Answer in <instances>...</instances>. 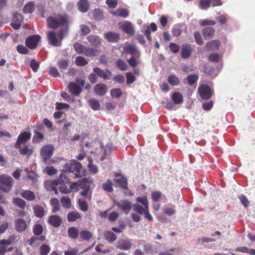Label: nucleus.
I'll return each mask as SVG.
<instances>
[{
  "instance_id": "obj_63",
  "label": "nucleus",
  "mask_w": 255,
  "mask_h": 255,
  "mask_svg": "<svg viewBox=\"0 0 255 255\" xmlns=\"http://www.w3.org/2000/svg\"><path fill=\"white\" fill-rule=\"evenodd\" d=\"M30 66L33 72H36L39 67V63L35 59H32L30 61Z\"/></svg>"
},
{
  "instance_id": "obj_8",
  "label": "nucleus",
  "mask_w": 255,
  "mask_h": 255,
  "mask_svg": "<svg viewBox=\"0 0 255 255\" xmlns=\"http://www.w3.org/2000/svg\"><path fill=\"white\" fill-rule=\"evenodd\" d=\"M47 38L48 43L54 47H59L62 44V42L59 40L56 35V33L54 31H49L47 34Z\"/></svg>"
},
{
  "instance_id": "obj_5",
  "label": "nucleus",
  "mask_w": 255,
  "mask_h": 255,
  "mask_svg": "<svg viewBox=\"0 0 255 255\" xmlns=\"http://www.w3.org/2000/svg\"><path fill=\"white\" fill-rule=\"evenodd\" d=\"M113 202L114 205H116L120 210L127 215L129 213L132 208L131 203L127 200H121L119 201L114 199Z\"/></svg>"
},
{
  "instance_id": "obj_33",
  "label": "nucleus",
  "mask_w": 255,
  "mask_h": 255,
  "mask_svg": "<svg viewBox=\"0 0 255 255\" xmlns=\"http://www.w3.org/2000/svg\"><path fill=\"white\" fill-rule=\"evenodd\" d=\"M50 204L52 206V211L53 213H56L59 211L60 209V204L58 199L56 198H52L50 200Z\"/></svg>"
},
{
  "instance_id": "obj_47",
  "label": "nucleus",
  "mask_w": 255,
  "mask_h": 255,
  "mask_svg": "<svg viewBox=\"0 0 255 255\" xmlns=\"http://www.w3.org/2000/svg\"><path fill=\"white\" fill-rule=\"evenodd\" d=\"M12 202L13 204L21 209H24L26 206V202L21 198H14Z\"/></svg>"
},
{
  "instance_id": "obj_3",
  "label": "nucleus",
  "mask_w": 255,
  "mask_h": 255,
  "mask_svg": "<svg viewBox=\"0 0 255 255\" xmlns=\"http://www.w3.org/2000/svg\"><path fill=\"white\" fill-rule=\"evenodd\" d=\"M13 182V179L5 174L0 175V190L5 192H9L12 188Z\"/></svg>"
},
{
  "instance_id": "obj_35",
  "label": "nucleus",
  "mask_w": 255,
  "mask_h": 255,
  "mask_svg": "<svg viewBox=\"0 0 255 255\" xmlns=\"http://www.w3.org/2000/svg\"><path fill=\"white\" fill-rule=\"evenodd\" d=\"M60 201L63 208L65 209H70L72 206V203L70 198L68 196H63Z\"/></svg>"
},
{
  "instance_id": "obj_45",
  "label": "nucleus",
  "mask_w": 255,
  "mask_h": 255,
  "mask_svg": "<svg viewBox=\"0 0 255 255\" xmlns=\"http://www.w3.org/2000/svg\"><path fill=\"white\" fill-rule=\"evenodd\" d=\"M132 210L139 214L142 215L145 210L144 206L138 203L132 205Z\"/></svg>"
},
{
  "instance_id": "obj_16",
  "label": "nucleus",
  "mask_w": 255,
  "mask_h": 255,
  "mask_svg": "<svg viewBox=\"0 0 255 255\" xmlns=\"http://www.w3.org/2000/svg\"><path fill=\"white\" fill-rule=\"evenodd\" d=\"M124 49L127 53L131 54V56L137 58L140 56V52L137 49L136 46L134 45H128L125 47Z\"/></svg>"
},
{
  "instance_id": "obj_61",
  "label": "nucleus",
  "mask_w": 255,
  "mask_h": 255,
  "mask_svg": "<svg viewBox=\"0 0 255 255\" xmlns=\"http://www.w3.org/2000/svg\"><path fill=\"white\" fill-rule=\"evenodd\" d=\"M136 201L142 204V205L145 207V208L149 207L148 201L146 197H139L136 199Z\"/></svg>"
},
{
  "instance_id": "obj_51",
  "label": "nucleus",
  "mask_w": 255,
  "mask_h": 255,
  "mask_svg": "<svg viewBox=\"0 0 255 255\" xmlns=\"http://www.w3.org/2000/svg\"><path fill=\"white\" fill-rule=\"evenodd\" d=\"M43 231L42 226L40 224H36L33 229V234L37 236H40Z\"/></svg>"
},
{
  "instance_id": "obj_52",
  "label": "nucleus",
  "mask_w": 255,
  "mask_h": 255,
  "mask_svg": "<svg viewBox=\"0 0 255 255\" xmlns=\"http://www.w3.org/2000/svg\"><path fill=\"white\" fill-rule=\"evenodd\" d=\"M115 64L116 66L122 71H126L128 69L127 65L126 62L122 59L118 60L116 62Z\"/></svg>"
},
{
  "instance_id": "obj_11",
  "label": "nucleus",
  "mask_w": 255,
  "mask_h": 255,
  "mask_svg": "<svg viewBox=\"0 0 255 255\" xmlns=\"http://www.w3.org/2000/svg\"><path fill=\"white\" fill-rule=\"evenodd\" d=\"M132 244L130 240L120 239L116 243V248L121 250L127 251L131 248Z\"/></svg>"
},
{
  "instance_id": "obj_56",
  "label": "nucleus",
  "mask_w": 255,
  "mask_h": 255,
  "mask_svg": "<svg viewBox=\"0 0 255 255\" xmlns=\"http://www.w3.org/2000/svg\"><path fill=\"white\" fill-rule=\"evenodd\" d=\"M66 174H69L68 173H65L62 170V173L60 174L59 180L60 181V184L62 185L65 183H67L69 181V179L67 177Z\"/></svg>"
},
{
  "instance_id": "obj_54",
  "label": "nucleus",
  "mask_w": 255,
  "mask_h": 255,
  "mask_svg": "<svg viewBox=\"0 0 255 255\" xmlns=\"http://www.w3.org/2000/svg\"><path fill=\"white\" fill-rule=\"evenodd\" d=\"M75 63L78 66H83L88 64V61L84 57L79 56L76 58Z\"/></svg>"
},
{
  "instance_id": "obj_60",
  "label": "nucleus",
  "mask_w": 255,
  "mask_h": 255,
  "mask_svg": "<svg viewBox=\"0 0 255 255\" xmlns=\"http://www.w3.org/2000/svg\"><path fill=\"white\" fill-rule=\"evenodd\" d=\"M194 37L197 44L200 45L203 44L202 37L199 31H196L194 32Z\"/></svg>"
},
{
  "instance_id": "obj_39",
  "label": "nucleus",
  "mask_w": 255,
  "mask_h": 255,
  "mask_svg": "<svg viewBox=\"0 0 255 255\" xmlns=\"http://www.w3.org/2000/svg\"><path fill=\"white\" fill-rule=\"evenodd\" d=\"M167 81L172 86H178L180 83L179 78L174 74L170 75L168 77Z\"/></svg>"
},
{
  "instance_id": "obj_36",
  "label": "nucleus",
  "mask_w": 255,
  "mask_h": 255,
  "mask_svg": "<svg viewBox=\"0 0 255 255\" xmlns=\"http://www.w3.org/2000/svg\"><path fill=\"white\" fill-rule=\"evenodd\" d=\"M62 26H64V28L60 29L58 34V36L61 41L67 35L69 28L68 22Z\"/></svg>"
},
{
  "instance_id": "obj_57",
  "label": "nucleus",
  "mask_w": 255,
  "mask_h": 255,
  "mask_svg": "<svg viewBox=\"0 0 255 255\" xmlns=\"http://www.w3.org/2000/svg\"><path fill=\"white\" fill-rule=\"evenodd\" d=\"M78 205L80 208V209L83 211L86 212L88 210V205L86 201L84 200H78Z\"/></svg>"
},
{
  "instance_id": "obj_13",
  "label": "nucleus",
  "mask_w": 255,
  "mask_h": 255,
  "mask_svg": "<svg viewBox=\"0 0 255 255\" xmlns=\"http://www.w3.org/2000/svg\"><path fill=\"white\" fill-rule=\"evenodd\" d=\"M93 71L99 77L103 78L104 79H110L111 78L112 73L108 69L104 70L98 67H94L93 68Z\"/></svg>"
},
{
  "instance_id": "obj_53",
  "label": "nucleus",
  "mask_w": 255,
  "mask_h": 255,
  "mask_svg": "<svg viewBox=\"0 0 255 255\" xmlns=\"http://www.w3.org/2000/svg\"><path fill=\"white\" fill-rule=\"evenodd\" d=\"M212 3L211 0H200L199 7L202 9L206 10Z\"/></svg>"
},
{
  "instance_id": "obj_64",
  "label": "nucleus",
  "mask_w": 255,
  "mask_h": 255,
  "mask_svg": "<svg viewBox=\"0 0 255 255\" xmlns=\"http://www.w3.org/2000/svg\"><path fill=\"white\" fill-rule=\"evenodd\" d=\"M152 199L155 202H158L160 200L162 193L160 191H155L151 193Z\"/></svg>"
},
{
  "instance_id": "obj_38",
  "label": "nucleus",
  "mask_w": 255,
  "mask_h": 255,
  "mask_svg": "<svg viewBox=\"0 0 255 255\" xmlns=\"http://www.w3.org/2000/svg\"><path fill=\"white\" fill-rule=\"evenodd\" d=\"M105 239L109 242L112 243L117 240V236L111 231H107L105 233Z\"/></svg>"
},
{
  "instance_id": "obj_14",
  "label": "nucleus",
  "mask_w": 255,
  "mask_h": 255,
  "mask_svg": "<svg viewBox=\"0 0 255 255\" xmlns=\"http://www.w3.org/2000/svg\"><path fill=\"white\" fill-rule=\"evenodd\" d=\"M48 222L52 227L58 228L62 223V219L57 215H51L48 217Z\"/></svg>"
},
{
  "instance_id": "obj_49",
  "label": "nucleus",
  "mask_w": 255,
  "mask_h": 255,
  "mask_svg": "<svg viewBox=\"0 0 255 255\" xmlns=\"http://www.w3.org/2000/svg\"><path fill=\"white\" fill-rule=\"evenodd\" d=\"M33 211L35 216L38 218H42L44 215V210L41 206H35Z\"/></svg>"
},
{
  "instance_id": "obj_20",
  "label": "nucleus",
  "mask_w": 255,
  "mask_h": 255,
  "mask_svg": "<svg viewBox=\"0 0 255 255\" xmlns=\"http://www.w3.org/2000/svg\"><path fill=\"white\" fill-rule=\"evenodd\" d=\"M80 188L90 189L91 184L94 182L93 179L91 177L84 178L79 180Z\"/></svg>"
},
{
  "instance_id": "obj_62",
  "label": "nucleus",
  "mask_w": 255,
  "mask_h": 255,
  "mask_svg": "<svg viewBox=\"0 0 255 255\" xmlns=\"http://www.w3.org/2000/svg\"><path fill=\"white\" fill-rule=\"evenodd\" d=\"M17 52L22 54H27L29 52L28 49L23 45L19 44L16 46Z\"/></svg>"
},
{
  "instance_id": "obj_37",
  "label": "nucleus",
  "mask_w": 255,
  "mask_h": 255,
  "mask_svg": "<svg viewBox=\"0 0 255 255\" xmlns=\"http://www.w3.org/2000/svg\"><path fill=\"white\" fill-rule=\"evenodd\" d=\"M114 14L117 17L123 18H126L128 17L129 15L128 11L125 8H119Z\"/></svg>"
},
{
  "instance_id": "obj_40",
  "label": "nucleus",
  "mask_w": 255,
  "mask_h": 255,
  "mask_svg": "<svg viewBox=\"0 0 255 255\" xmlns=\"http://www.w3.org/2000/svg\"><path fill=\"white\" fill-rule=\"evenodd\" d=\"M80 236L85 241H89L93 237L92 234L90 231L85 230L80 231Z\"/></svg>"
},
{
  "instance_id": "obj_4",
  "label": "nucleus",
  "mask_w": 255,
  "mask_h": 255,
  "mask_svg": "<svg viewBox=\"0 0 255 255\" xmlns=\"http://www.w3.org/2000/svg\"><path fill=\"white\" fill-rule=\"evenodd\" d=\"M15 237L13 236L8 239H2L0 240V255H4L6 252H12L13 250V247H7L14 242Z\"/></svg>"
},
{
  "instance_id": "obj_44",
  "label": "nucleus",
  "mask_w": 255,
  "mask_h": 255,
  "mask_svg": "<svg viewBox=\"0 0 255 255\" xmlns=\"http://www.w3.org/2000/svg\"><path fill=\"white\" fill-rule=\"evenodd\" d=\"M34 6V3L33 1H30L27 3L23 8V12L25 13H31L33 12Z\"/></svg>"
},
{
  "instance_id": "obj_43",
  "label": "nucleus",
  "mask_w": 255,
  "mask_h": 255,
  "mask_svg": "<svg viewBox=\"0 0 255 255\" xmlns=\"http://www.w3.org/2000/svg\"><path fill=\"white\" fill-rule=\"evenodd\" d=\"M74 50L79 54H84L85 53L86 46L83 45L79 43H76L73 45Z\"/></svg>"
},
{
  "instance_id": "obj_55",
  "label": "nucleus",
  "mask_w": 255,
  "mask_h": 255,
  "mask_svg": "<svg viewBox=\"0 0 255 255\" xmlns=\"http://www.w3.org/2000/svg\"><path fill=\"white\" fill-rule=\"evenodd\" d=\"M111 95L113 97L118 98L123 95V92L120 88H114L111 90Z\"/></svg>"
},
{
  "instance_id": "obj_17",
  "label": "nucleus",
  "mask_w": 255,
  "mask_h": 255,
  "mask_svg": "<svg viewBox=\"0 0 255 255\" xmlns=\"http://www.w3.org/2000/svg\"><path fill=\"white\" fill-rule=\"evenodd\" d=\"M14 223L15 230L19 233L23 232L26 229L27 225L26 222L22 219H17L14 221Z\"/></svg>"
},
{
  "instance_id": "obj_21",
  "label": "nucleus",
  "mask_w": 255,
  "mask_h": 255,
  "mask_svg": "<svg viewBox=\"0 0 255 255\" xmlns=\"http://www.w3.org/2000/svg\"><path fill=\"white\" fill-rule=\"evenodd\" d=\"M46 240V238L44 236H41L40 237L32 236L30 239L27 241V243L29 246L36 247L39 245V244L37 242L38 241L44 242Z\"/></svg>"
},
{
  "instance_id": "obj_19",
  "label": "nucleus",
  "mask_w": 255,
  "mask_h": 255,
  "mask_svg": "<svg viewBox=\"0 0 255 255\" xmlns=\"http://www.w3.org/2000/svg\"><path fill=\"white\" fill-rule=\"evenodd\" d=\"M68 87L69 91L75 96H78L82 92L81 88L74 82H70Z\"/></svg>"
},
{
  "instance_id": "obj_24",
  "label": "nucleus",
  "mask_w": 255,
  "mask_h": 255,
  "mask_svg": "<svg viewBox=\"0 0 255 255\" xmlns=\"http://www.w3.org/2000/svg\"><path fill=\"white\" fill-rule=\"evenodd\" d=\"M192 50L190 45H183L181 49V56L184 59H187L191 56Z\"/></svg>"
},
{
  "instance_id": "obj_58",
  "label": "nucleus",
  "mask_w": 255,
  "mask_h": 255,
  "mask_svg": "<svg viewBox=\"0 0 255 255\" xmlns=\"http://www.w3.org/2000/svg\"><path fill=\"white\" fill-rule=\"evenodd\" d=\"M93 16L95 19L101 20L103 16V13L100 9H95L93 12Z\"/></svg>"
},
{
  "instance_id": "obj_48",
  "label": "nucleus",
  "mask_w": 255,
  "mask_h": 255,
  "mask_svg": "<svg viewBox=\"0 0 255 255\" xmlns=\"http://www.w3.org/2000/svg\"><path fill=\"white\" fill-rule=\"evenodd\" d=\"M199 76L196 74H190L187 76L186 79L190 86L193 85L198 80Z\"/></svg>"
},
{
  "instance_id": "obj_30",
  "label": "nucleus",
  "mask_w": 255,
  "mask_h": 255,
  "mask_svg": "<svg viewBox=\"0 0 255 255\" xmlns=\"http://www.w3.org/2000/svg\"><path fill=\"white\" fill-rule=\"evenodd\" d=\"M171 99L174 104L179 105L183 102V96L178 92L173 93L171 96Z\"/></svg>"
},
{
  "instance_id": "obj_1",
  "label": "nucleus",
  "mask_w": 255,
  "mask_h": 255,
  "mask_svg": "<svg viewBox=\"0 0 255 255\" xmlns=\"http://www.w3.org/2000/svg\"><path fill=\"white\" fill-rule=\"evenodd\" d=\"M63 171L65 173H72L73 178L76 179L84 176L86 171L82 170V164L76 160H71L63 166Z\"/></svg>"
},
{
  "instance_id": "obj_10",
  "label": "nucleus",
  "mask_w": 255,
  "mask_h": 255,
  "mask_svg": "<svg viewBox=\"0 0 255 255\" xmlns=\"http://www.w3.org/2000/svg\"><path fill=\"white\" fill-rule=\"evenodd\" d=\"M31 134L30 132L24 131L20 133L17 137L16 141L15 143L14 147L15 148L20 147V145L25 143L30 138Z\"/></svg>"
},
{
  "instance_id": "obj_46",
  "label": "nucleus",
  "mask_w": 255,
  "mask_h": 255,
  "mask_svg": "<svg viewBox=\"0 0 255 255\" xmlns=\"http://www.w3.org/2000/svg\"><path fill=\"white\" fill-rule=\"evenodd\" d=\"M102 188L106 192H113V188L112 181L110 179H108L106 182L102 184Z\"/></svg>"
},
{
  "instance_id": "obj_26",
  "label": "nucleus",
  "mask_w": 255,
  "mask_h": 255,
  "mask_svg": "<svg viewBox=\"0 0 255 255\" xmlns=\"http://www.w3.org/2000/svg\"><path fill=\"white\" fill-rule=\"evenodd\" d=\"M18 151L20 154L29 157L33 153V149L29 148L28 145H24L23 146L20 145L18 147Z\"/></svg>"
},
{
  "instance_id": "obj_42",
  "label": "nucleus",
  "mask_w": 255,
  "mask_h": 255,
  "mask_svg": "<svg viewBox=\"0 0 255 255\" xmlns=\"http://www.w3.org/2000/svg\"><path fill=\"white\" fill-rule=\"evenodd\" d=\"M89 106L94 110H98L100 107V104L98 100L95 99H90L88 101Z\"/></svg>"
},
{
  "instance_id": "obj_6",
  "label": "nucleus",
  "mask_w": 255,
  "mask_h": 255,
  "mask_svg": "<svg viewBox=\"0 0 255 255\" xmlns=\"http://www.w3.org/2000/svg\"><path fill=\"white\" fill-rule=\"evenodd\" d=\"M41 37L38 34L28 36L25 40L26 46L30 49H35L40 40Z\"/></svg>"
},
{
  "instance_id": "obj_27",
  "label": "nucleus",
  "mask_w": 255,
  "mask_h": 255,
  "mask_svg": "<svg viewBox=\"0 0 255 255\" xmlns=\"http://www.w3.org/2000/svg\"><path fill=\"white\" fill-rule=\"evenodd\" d=\"M115 176L116 177H120L119 178H117L116 182L123 189H128V180L126 177H122L119 173H116Z\"/></svg>"
},
{
  "instance_id": "obj_50",
  "label": "nucleus",
  "mask_w": 255,
  "mask_h": 255,
  "mask_svg": "<svg viewBox=\"0 0 255 255\" xmlns=\"http://www.w3.org/2000/svg\"><path fill=\"white\" fill-rule=\"evenodd\" d=\"M57 65L61 70H66L69 66V62L67 60L61 59L58 61Z\"/></svg>"
},
{
  "instance_id": "obj_23",
  "label": "nucleus",
  "mask_w": 255,
  "mask_h": 255,
  "mask_svg": "<svg viewBox=\"0 0 255 255\" xmlns=\"http://www.w3.org/2000/svg\"><path fill=\"white\" fill-rule=\"evenodd\" d=\"M82 218L81 214L78 211H70L67 215V219L69 222H75Z\"/></svg>"
},
{
  "instance_id": "obj_7",
  "label": "nucleus",
  "mask_w": 255,
  "mask_h": 255,
  "mask_svg": "<svg viewBox=\"0 0 255 255\" xmlns=\"http://www.w3.org/2000/svg\"><path fill=\"white\" fill-rule=\"evenodd\" d=\"M54 151L53 146L47 144L42 147L40 151V155L44 161L50 159L52 156Z\"/></svg>"
},
{
  "instance_id": "obj_9",
  "label": "nucleus",
  "mask_w": 255,
  "mask_h": 255,
  "mask_svg": "<svg viewBox=\"0 0 255 255\" xmlns=\"http://www.w3.org/2000/svg\"><path fill=\"white\" fill-rule=\"evenodd\" d=\"M198 91L200 96L203 100H208L212 96V92L210 87L207 85L203 84L198 88Z\"/></svg>"
},
{
  "instance_id": "obj_22",
  "label": "nucleus",
  "mask_w": 255,
  "mask_h": 255,
  "mask_svg": "<svg viewBox=\"0 0 255 255\" xmlns=\"http://www.w3.org/2000/svg\"><path fill=\"white\" fill-rule=\"evenodd\" d=\"M87 39L93 46L98 47L101 44V38L97 35L91 34L87 37Z\"/></svg>"
},
{
  "instance_id": "obj_25",
  "label": "nucleus",
  "mask_w": 255,
  "mask_h": 255,
  "mask_svg": "<svg viewBox=\"0 0 255 255\" xmlns=\"http://www.w3.org/2000/svg\"><path fill=\"white\" fill-rule=\"evenodd\" d=\"M220 44V43L218 40H214L208 42L206 46L208 50L214 51L219 49Z\"/></svg>"
},
{
  "instance_id": "obj_34",
  "label": "nucleus",
  "mask_w": 255,
  "mask_h": 255,
  "mask_svg": "<svg viewBox=\"0 0 255 255\" xmlns=\"http://www.w3.org/2000/svg\"><path fill=\"white\" fill-rule=\"evenodd\" d=\"M99 53L100 51L97 49L86 47L84 55L88 57H93L97 56Z\"/></svg>"
},
{
  "instance_id": "obj_15",
  "label": "nucleus",
  "mask_w": 255,
  "mask_h": 255,
  "mask_svg": "<svg viewBox=\"0 0 255 255\" xmlns=\"http://www.w3.org/2000/svg\"><path fill=\"white\" fill-rule=\"evenodd\" d=\"M104 38L109 42H117L120 39V35L118 33L114 31H109L104 33Z\"/></svg>"
},
{
  "instance_id": "obj_59",
  "label": "nucleus",
  "mask_w": 255,
  "mask_h": 255,
  "mask_svg": "<svg viewBox=\"0 0 255 255\" xmlns=\"http://www.w3.org/2000/svg\"><path fill=\"white\" fill-rule=\"evenodd\" d=\"M220 58V56L217 53H211L209 56V60L212 62L218 63Z\"/></svg>"
},
{
  "instance_id": "obj_18",
  "label": "nucleus",
  "mask_w": 255,
  "mask_h": 255,
  "mask_svg": "<svg viewBox=\"0 0 255 255\" xmlns=\"http://www.w3.org/2000/svg\"><path fill=\"white\" fill-rule=\"evenodd\" d=\"M107 89L108 88L106 84L102 83H99L95 86L94 90L97 95L103 96L106 93Z\"/></svg>"
},
{
  "instance_id": "obj_2",
  "label": "nucleus",
  "mask_w": 255,
  "mask_h": 255,
  "mask_svg": "<svg viewBox=\"0 0 255 255\" xmlns=\"http://www.w3.org/2000/svg\"><path fill=\"white\" fill-rule=\"evenodd\" d=\"M48 26L55 29L59 26H62L68 23V19L66 15L57 14L54 16H49L46 19Z\"/></svg>"
},
{
  "instance_id": "obj_12",
  "label": "nucleus",
  "mask_w": 255,
  "mask_h": 255,
  "mask_svg": "<svg viewBox=\"0 0 255 255\" xmlns=\"http://www.w3.org/2000/svg\"><path fill=\"white\" fill-rule=\"evenodd\" d=\"M120 27L125 33L128 34L129 36L133 35L134 34L135 30L132 23L130 21H125L122 23Z\"/></svg>"
},
{
  "instance_id": "obj_31",
  "label": "nucleus",
  "mask_w": 255,
  "mask_h": 255,
  "mask_svg": "<svg viewBox=\"0 0 255 255\" xmlns=\"http://www.w3.org/2000/svg\"><path fill=\"white\" fill-rule=\"evenodd\" d=\"M69 237L73 239H77L79 236V230L75 227H71L68 228L67 231Z\"/></svg>"
},
{
  "instance_id": "obj_28",
  "label": "nucleus",
  "mask_w": 255,
  "mask_h": 255,
  "mask_svg": "<svg viewBox=\"0 0 255 255\" xmlns=\"http://www.w3.org/2000/svg\"><path fill=\"white\" fill-rule=\"evenodd\" d=\"M215 30L211 27H207L202 31V33L205 39H208L212 37L215 34Z\"/></svg>"
},
{
  "instance_id": "obj_29",
  "label": "nucleus",
  "mask_w": 255,
  "mask_h": 255,
  "mask_svg": "<svg viewBox=\"0 0 255 255\" xmlns=\"http://www.w3.org/2000/svg\"><path fill=\"white\" fill-rule=\"evenodd\" d=\"M79 10L82 12H86L89 9L88 0H80L78 2Z\"/></svg>"
},
{
  "instance_id": "obj_32",
  "label": "nucleus",
  "mask_w": 255,
  "mask_h": 255,
  "mask_svg": "<svg viewBox=\"0 0 255 255\" xmlns=\"http://www.w3.org/2000/svg\"><path fill=\"white\" fill-rule=\"evenodd\" d=\"M21 196L28 201H33L35 199V195L30 190H25L21 194Z\"/></svg>"
},
{
  "instance_id": "obj_41",
  "label": "nucleus",
  "mask_w": 255,
  "mask_h": 255,
  "mask_svg": "<svg viewBox=\"0 0 255 255\" xmlns=\"http://www.w3.org/2000/svg\"><path fill=\"white\" fill-rule=\"evenodd\" d=\"M51 251V248L47 244H43L40 247L39 249V254L40 255H47Z\"/></svg>"
}]
</instances>
